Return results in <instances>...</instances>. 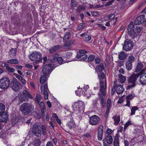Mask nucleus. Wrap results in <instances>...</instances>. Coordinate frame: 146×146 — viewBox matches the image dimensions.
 Listing matches in <instances>:
<instances>
[{
    "label": "nucleus",
    "instance_id": "nucleus-7",
    "mask_svg": "<svg viewBox=\"0 0 146 146\" xmlns=\"http://www.w3.org/2000/svg\"><path fill=\"white\" fill-rule=\"evenodd\" d=\"M29 58L31 60L33 61L36 60H40L42 59V54L40 52L34 51L29 55Z\"/></svg>",
    "mask_w": 146,
    "mask_h": 146
},
{
    "label": "nucleus",
    "instance_id": "nucleus-1",
    "mask_svg": "<svg viewBox=\"0 0 146 146\" xmlns=\"http://www.w3.org/2000/svg\"><path fill=\"white\" fill-rule=\"evenodd\" d=\"M105 88H104V81L102 80L100 81V92L98 94V98L100 100V104L102 105L103 108L105 107L106 101L104 97L106 96V90L107 88L106 81L105 80Z\"/></svg>",
    "mask_w": 146,
    "mask_h": 146
},
{
    "label": "nucleus",
    "instance_id": "nucleus-19",
    "mask_svg": "<svg viewBox=\"0 0 146 146\" xmlns=\"http://www.w3.org/2000/svg\"><path fill=\"white\" fill-rule=\"evenodd\" d=\"M135 97V96L132 94L129 95L126 97V104L124 105L125 106L130 107V101Z\"/></svg>",
    "mask_w": 146,
    "mask_h": 146
},
{
    "label": "nucleus",
    "instance_id": "nucleus-33",
    "mask_svg": "<svg viewBox=\"0 0 146 146\" xmlns=\"http://www.w3.org/2000/svg\"><path fill=\"white\" fill-rule=\"evenodd\" d=\"M130 108L131 107H130ZM131 113H130V115H133L135 114V111L138 110L139 109V108L136 106H131Z\"/></svg>",
    "mask_w": 146,
    "mask_h": 146
},
{
    "label": "nucleus",
    "instance_id": "nucleus-32",
    "mask_svg": "<svg viewBox=\"0 0 146 146\" xmlns=\"http://www.w3.org/2000/svg\"><path fill=\"white\" fill-rule=\"evenodd\" d=\"M58 56V54L57 53H55L53 56L52 59H49L48 60L50 61L51 63H54L56 61L57 58Z\"/></svg>",
    "mask_w": 146,
    "mask_h": 146
},
{
    "label": "nucleus",
    "instance_id": "nucleus-12",
    "mask_svg": "<svg viewBox=\"0 0 146 146\" xmlns=\"http://www.w3.org/2000/svg\"><path fill=\"white\" fill-rule=\"evenodd\" d=\"M100 121V118L96 115H94L90 117L89 123L92 125H98Z\"/></svg>",
    "mask_w": 146,
    "mask_h": 146
},
{
    "label": "nucleus",
    "instance_id": "nucleus-10",
    "mask_svg": "<svg viewBox=\"0 0 146 146\" xmlns=\"http://www.w3.org/2000/svg\"><path fill=\"white\" fill-rule=\"evenodd\" d=\"M40 90L42 94L43 95L44 99L47 100L48 98V92H49L47 84L42 85L40 88Z\"/></svg>",
    "mask_w": 146,
    "mask_h": 146
},
{
    "label": "nucleus",
    "instance_id": "nucleus-30",
    "mask_svg": "<svg viewBox=\"0 0 146 146\" xmlns=\"http://www.w3.org/2000/svg\"><path fill=\"white\" fill-rule=\"evenodd\" d=\"M113 119L114 121V124L115 125H117L120 121V118L119 116H113Z\"/></svg>",
    "mask_w": 146,
    "mask_h": 146
},
{
    "label": "nucleus",
    "instance_id": "nucleus-51",
    "mask_svg": "<svg viewBox=\"0 0 146 146\" xmlns=\"http://www.w3.org/2000/svg\"><path fill=\"white\" fill-rule=\"evenodd\" d=\"M6 69L8 72H13L15 71V70L12 67H9V66L7 67Z\"/></svg>",
    "mask_w": 146,
    "mask_h": 146
},
{
    "label": "nucleus",
    "instance_id": "nucleus-14",
    "mask_svg": "<svg viewBox=\"0 0 146 146\" xmlns=\"http://www.w3.org/2000/svg\"><path fill=\"white\" fill-rule=\"evenodd\" d=\"M145 17L144 15H141L137 17L135 20V24L137 25L145 22L146 19H145Z\"/></svg>",
    "mask_w": 146,
    "mask_h": 146
},
{
    "label": "nucleus",
    "instance_id": "nucleus-55",
    "mask_svg": "<svg viewBox=\"0 0 146 146\" xmlns=\"http://www.w3.org/2000/svg\"><path fill=\"white\" fill-rule=\"evenodd\" d=\"M85 9V8L81 5H79L78 7L77 10L78 11L80 12L82 10H83Z\"/></svg>",
    "mask_w": 146,
    "mask_h": 146
},
{
    "label": "nucleus",
    "instance_id": "nucleus-40",
    "mask_svg": "<svg viewBox=\"0 0 146 146\" xmlns=\"http://www.w3.org/2000/svg\"><path fill=\"white\" fill-rule=\"evenodd\" d=\"M41 143L40 140L39 139H35L33 142L34 146H40Z\"/></svg>",
    "mask_w": 146,
    "mask_h": 146
},
{
    "label": "nucleus",
    "instance_id": "nucleus-20",
    "mask_svg": "<svg viewBox=\"0 0 146 146\" xmlns=\"http://www.w3.org/2000/svg\"><path fill=\"white\" fill-rule=\"evenodd\" d=\"M104 143L106 142L107 143L109 144H111L113 142V138L111 135H107L104 140Z\"/></svg>",
    "mask_w": 146,
    "mask_h": 146
},
{
    "label": "nucleus",
    "instance_id": "nucleus-34",
    "mask_svg": "<svg viewBox=\"0 0 146 146\" xmlns=\"http://www.w3.org/2000/svg\"><path fill=\"white\" fill-rule=\"evenodd\" d=\"M113 144L114 146H119V141L118 136H115L113 140Z\"/></svg>",
    "mask_w": 146,
    "mask_h": 146
},
{
    "label": "nucleus",
    "instance_id": "nucleus-24",
    "mask_svg": "<svg viewBox=\"0 0 146 146\" xmlns=\"http://www.w3.org/2000/svg\"><path fill=\"white\" fill-rule=\"evenodd\" d=\"M19 100L21 102L24 101H28L29 100V99H28L27 97H26L24 95V94L23 93L19 95Z\"/></svg>",
    "mask_w": 146,
    "mask_h": 146
},
{
    "label": "nucleus",
    "instance_id": "nucleus-49",
    "mask_svg": "<svg viewBox=\"0 0 146 146\" xmlns=\"http://www.w3.org/2000/svg\"><path fill=\"white\" fill-rule=\"evenodd\" d=\"M42 134L43 135H45L46 133V130L45 126L44 125L42 126Z\"/></svg>",
    "mask_w": 146,
    "mask_h": 146
},
{
    "label": "nucleus",
    "instance_id": "nucleus-26",
    "mask_svg": "<svg viewBox=\"0 0 146 146\" xmlns=\"http://www.w3.org/2000/svg\"><path fill=\"white\" fill-rule=\"evenodd\" d=\"M143 68V64L141 62H138L135 67V72H138L140 71Z\"/></svg>",
    "mask_w": 146,
    "mask_h": 146
},
{
    "label": "nucleus",
    "instance_id": "nucleus-54",
    "mask_svg": "<svg viewBox=\"0 0 146 146\" xmlns=\"http://www.w3.org/2000/svg\"><path fill=\"white\" fill-rule=\"evenodd\" d=\"M56 61L58 62L59 64H61L63 63V59L61 57H57V58Z\"/></svg>",
    "mask_w": 146,
    "mask_h": 146
},
{
    "label": "nucleus",
    "instance_id": "nucleus-50",
    "mask_svg": "<svg viewBox=\"0 0 146 146\" xmlns=\"http://www.w3.org/2000/svg\"><path fill=\"white\" fill-rule=\"evenodd\" d=\"M70 5L71 6V8L73 9L74 7H76L77 5V3L75 1H73V3L71 2Z\"/></svg>",
    "mask_w": 146,
    "mask_h": 146
},
{
    "label": "nucleus",
    "instance_id": "nucleus-63",
    "mask_svg": "<svg viewBox=\"0 0 146 146\" xmlns=\"http://www.w3.org/2000/svg\"><path fill=\"white\" fill-rule=\"evenodd\" d=\"M113 0H111L107 2L105 5L106 6H109L111 5L113 1Z\"/></svg>",
    "mask_w": 146,
    "mask_h": 146
},
{
    "label": "nucleus",
    "instance_id": "nucleus-29",
    "mask_svg": "<svg viewBox=\"0 0 146 146\" xmlns=\"http://www.w3.org/2000/svg\"><path fill=\"white\" fill-rule=\"evenodd\" d=\"M22 93L24 94V95L26 97H27L28 99H29V98L32 99L33 98V97L32 95L29 92L26 90H24Z\"/></svg>",
    "mask_w": 146,
    "mask_h": 146
},
{
    "label": "nucleus",
    "instance_id": "nucleus-59",
    "mask_svg": "<svg viewBox=\"0 0 146 146\" xmlns=\"http://www.w3.org/2000/svg\"><path fill=\"white\" fill-rule=\"evenodd\" d=\"M39 106L40 109L43 108H46L43 102H41L39 104Z\"/></svg>",
    "mask_w": 146,
    "mask_h": 146
},
{
    "label": "nucleus",
    "instance_id": "nucleus-9",
    "mask_svg": "<svg viewBox=\"0 0 146 146\" xmlns=\"http://www.w3.org/2000/svg\"><path fill=\"white\" fill-rule=\"evenodd\" d=\"M41 127L37 123L35 124L32 127V133L37 137H40L41 135Z\"/></svg>",
    "mask_w": 146,
    "mask_h": 146
},
{
    "label": "nucleus",
    "instance_id": "nucleus-22",
    "mask_svg": "<svg viewBox=\"0 0 146 146\" xmlns=\"http://www.w3.org/2000/svg\"><path fill=\"white\" fill-rule=\"evenodd\" d=\"M87 56L86 54H81L80 53H78L76 56L78 59H80L79 60L84 61L87 58Z\"/></svg>",
    "mask_w": 146,
    "mask_h": 146
},
{
    "label": "nucleus",
    "instance_id": "nucleus-61",
    "mask_svg": "<svg viewBox=\"0 0 146 146\" xmlns=\"http://www.w3.org/2000/svg\"><path fill=\"white\" fill-rule=\"evenodd\" d=\"M115 16V15L114 14H111L108 16V18L110 20L114 18Z\"/></svg>",
    "mask_w": 146,
    "mask_h": 146
},
{
    "label": "nucleus",
    "instance_id": "nucleus-56",
    "mask_svg": "<svg viewBox=\"0 0 146 146\" xmlns=\"http://www.w3.org/2000/svg\"><path fill=\"white\" fill-rule=\"evenodd\" d=\"M99 76L100 79L103 80L105 78V74L104 73L101 72L100 73Z\"/></svg>",
    "mask_w": 146,
    "mask_h": 146
},
{
    "label": "nucleus",
    "instance_id": "nucleus-35",
    "mask_svg": "<svg viewBox=\"0 0 146 146\" xmlns=\"http://www.w3.org/2000/svg\"><path fill=\"white\" fill-rule=\"evenodd\" d=\"M125 67L127 70H130L132 68V63L126 61L125 63Z\"/></svg>",
    "mask_w": 146,
    "mask_h": 146
},
{
    "label": "nucleus",
    "instance_id": "nucleus-31",
    "mask_svg": "<svg viewBox=\"0 0 146 146\" xmlns=\"http://www.w3.org/2000/svg\"><path fill=\"white\" fill-rule=\"evenodd\" d=\"M119 79V82L121 84L124 83L126 79L125 77L121 74H119L118 75Z\"/></svg>",
    "mask_w": 146,
    "mask_h": 146
},
{
    "label": "nucleus",
    "instance_id": "nucleus-38",
    "mask_svg": "<svg viewBox=\"0 0 146 146\" xmlns=\"http://www.w3.org/2000/svg\"><path fill=\"white\" fill-rule=\"evenodd\" d=\"M5 107L4 105L2 103H0V114H3V113H5Z\"/></svg>",
    "mask_w": 146,
    "mask_h": 146
},
{
    "label": "nucleus",
    "instance_id": "nucleus-21",
    "mask_svg": "<svg viewBox=\"0 0 146 146\" xmlns=\"http://www.w3.org/2000/svg\"><path fill=\"white\" fill-rule=\"evenodd\" d=\"M61 48L60 46L59 45H57L51 47L49 49L48 51L50 53H53L56 52V51L59 50Z\"/></svg>",
    "mask_w": 146,
    "mask_h": 146
},
{
    "label": "nucleus",
    "instance_id": "nucleus-45",
    "mask_svg": "<svg viewBox=\"0 0 146 146\" xmlns=\"http://www.w3.org/2000/svg\"><path fill=\"white\" fill-rule=\"evenodd\" d=\"M86 24L84 23H80L78 26L77 29L78 30H80L83 29L85 26Z\"/></svg>",
    "mask_w": 146,
    "mask_h": 146
},
{
    "label": "nucleus",
    "instance_id": "nucleus-4",
    "mask_svg": "<svg viewBox=\"0 0 146 146\" xmlns=\"http://www.w3.org/2000/svg\"><path fill=\"white\" fill-rule=\"evenodd\" d=\"M10 84L9 79L6 77H4L0 80V88L2 90H5L8 89Z\"/></svg>",
    "mask_w": 146,
    "mask_h": 146
},
{
    "label": "nucleus",
    "instance_id": "nucleus-3",
    "mask_svg": "<svg viewBox=\"0 0 146 146\" xmlns=\"http://www.w3.org/2000/svg\"><path fill=\"white\" fill-rule=\"evenodd\" d=\"M33 109L32 105L30 103H23L20 107L21 112L25 115H27L31 113Z\"/></svg>",
    "mask_w": 146,
    "mask_h": 146
},
{
    "label": "nucleus",
    "instance_id": "nucleus-64",
    "mask_svg": "<svg viewBox=\"0 0 146 146\" xmlns=\"http://www.w3.org/2000/svg\"><path fill=\"white\" fill-rule=\"evenodd\" d=\"M46 146H54L52 141H49L47 142Z\"/></svg>",
    "mask_w": 146,
    "mask_h": 146
},
{
    "label": "nucleus",
    "instance_id": "nucleus-23",
    "mask_svg": "<svg viewBox=\"0 0 146 146\" xmlns=\"http://www.w3.org/2000/svg\"><path fill=\"white\" fill-rule=\"evenodd\" d=\"M71 34L69 32H66L64 34L63 37V42L64 43L70 39L71 36Z\"/></svg>",
    "mask_w": 146,
    "mask_h": 146
},
{
    "label": "nucleus",
    "instance_id": "nucleus-18",
    "mask_svg": "<svg viewBox=\"0 0 146 146\" xmlns=\"http://www.w3.org/2000/svg\"><path fill=\"white\" fill-rule=\"evenodd\" d=\"M8 115L7 113H4L0 114V122H6L8 120Z\"/></svg>",
    "mask_w": 146,
    "mask_h": 146
},
{
    "label": "nucleus",
    "instance_id": "nucleus-62",
    "mask_svg": "<svg viewBox=\"0 0 146 146\" xmlns=\"http://www.w3.org/2000/svg\"><path fill=\"white\" fill-rule=\"evenodd\" d=\"M123 142L124 144V146H129V142L127 140H124Z\"/></svg>",
    "mask_w": 146,
    "mask_h": 146
},
{
    "label": "nucleus",
    "instance_id": "nucleus-37",
    "mask_svg": "<svg viewBox=\"0 0 146 146\" xmlns=\"http://www.w3.org/2000/svg\"><path fill=\"white\" fill-rule=\"evenodd\" d=\"M75 43L74 40H68L66 42H65L64 44V47H67L69 46V45L73 44Z\"/></svg>",
    "mask_w": 146,
    "mask_h": 146
},
{
    "label": "nucleus",
    "instance_id": "nucleus-28",
    "mask_svg": "<svg viewBox=\"0 0 146 146\" xmlns=\"http://www.w3.org/2000/svg\"><path fill=\"white\" fill-rule=\"evenodd\" d=\"M134 25L133 23L132 22H130V24L128 25L127 28V29L128 31V33L129 35H130V33L132 31H133V27Z\"/></svg>",
    "mask_w": 146,
    "mask_h": 146
},
{
    "label": "nucleus",
    "instance_id": "nucleus-60",
    "mask_svg": "<svg viewBox=\"0 0 146 146\" xmlns=\"http://www.w3.org/2000/svg\"><path fill=\"white\" fill-rule=\"evenodd\" d=\"M46 108H43L41 109L42 115V117H44L45 115L44 111L46 110Z\"/></svg>",
    "mask_w": 146,
    "mask_h": 146
},
{
    "label": "nucleus",
    "instance_id": "nucleus-52",
    "mask_svg": "<svg viewBox=\"0 0 146 146\" xmlns=\"http://www.w3.org/2000/svg\"><path fill=\"white\" fill-rule=\"evenodd\" d=\"M105 62L107 64H109L110 62V57L108 55L106 56Z\"/></svg>",
    "mask_w": 146,
    "mask_h": 146
},
{
    "label": "nucleus",
    "instance_id": "nucleus-6",
    "mask_svg": "<svg viewBox=\"0 0 146 146\" xmlns=\"http://www.w3.org/2000/svg\"><path fill=\"white\" fill-rule=\"evenodd\" d=\"M133 45L132 41L129 39H127L124 42L123 49L126 51H130L133 49Z\"/></svg>",
    "mask_w": 146,
    "mask_h": 146
},
{
    "label": "nucleus",
    "instance_id": "nucleus-27",
    "mask_svg": "<svg viewBox=\"0 0 146 146\" xmlns=\"http://www.w3.org/2000/svg\"><path fill=\"white\" fill-rule=\"evenodd\" d=\"M127 58V54L124 51L120 52L118 58L120 60H124Z\"/></svg>",
    "mask_w": 146,
    "mask_h": 146
},
{
    "label": "nucleus",
    "instance_id": "nucleus-58",
    "mask_svg": "<svg viewBox=\"0 0 146 146\" xmlns=\"http://www.w3.org/2000/svg\"><path fill=\"white\" fill-rule=\"evenodd\" d=\"M111 100L110 99H108L107 103V107H110L111 104Z\"/></svg>",
    "mask_w": 146,
    "mask_h": 146
},
{
    "label": "nucleus",
    "instance_id": "nucleus-46",
    "mask_svg": "<svg viewBox=\"0 0 146 146\" xmlns=\"http://www.w3.org/2000/svg\"><path fill=\"white\" fill-rule=\"evenodd\" d=\"M95 58V56L94 55H90L88 56V62H91L94 60Z\"/></svg>",
    "mask_w": 146,
    "mask_h": 146
},
{
    "label": "nucleus",
    "instance_id": "nucleus-41",
    "mask_svg": "<svg viewBox=\"0 0 146 146\" xmlns=\"http://www.w3.org/2000/svg\"><path fill=\"white\" fill-rule=\"evenodd\" d=\"M7 63L12 64H17L18 63V61L15 59H11L9 60H7Z\"/></svg>",
    "mask_w": 146,
    "mask_h": 146
},
{
    "label": "nucleus",
    "instance_id": "nucleus-15",
    "mask_svg": "<svg viewBox=\"0 0 146 146\" xmlns=\"http://www.w3.org/2000/svg\"><path fill=\"white\" fill-rule=\"evenodd\" d=\"M139 82L143 85L146 84V73H140Z\"/></svg>",
    "mask_w": 146,
    "mask_h": 146
},
{
    "label": "nucleus",
    "instance_id": "nucleus-57",
    "mask_svg": "<svg viewBox=\"0 0 146 146\" xmlns=\"http://www.w3.org/2000/svg\"><path fill=\"white\" fill-rule=\"evenodd\" d=\"M95 62L96 64H98L101 62L100 59L99 58H96L95 59Z\"/></svg>",
    "mask_w": 146,
    "mask_h": 146
},
{
    "label": "nucleus",
    "instance_id": "nucleus-43",
    "mask_svg": "<svg viewBox=\"0 0 146 146\" xmlns=\"http://www.w3.org/2000/svg\"><path fill=\"white\" fill-rule=\"evenodd\" d=\"M6 5L4 1H2L0 3V9H4L6 7Z\"/></svg>",
    "mask_w": 146,
    "mask_h": 146
},
{
    "label": "nucleus",
    "instance_id": "nucleus-16",
    "mask_svg": "<svg viewBox=\"0 0 146 146\" xmlns=\"http://www.w3.org/2000/svg\"><path fill=\"white\" fill-rule=\"evenodd\" d=\"M76 109L77 111H81L83 110L84 108L85 104L82 101H79L78 102L76 103Z\"/></svg>",
    "mask_w": 146,
    "mask_h": 146
},
{
    "label": "nucleus",
    "instance_id": "nucleus-44",
    "mask_svg": "<svg viewBox=\"0 0 146 146\" xmlns=\"http://www.w3.org/2000/svg\"><path fill=\"white\" fill-rule=\"evenodd\" d=\"M41 99L42 98L40 94H36L35 98V100L38 104L40 102Z\"/></svg>",
    "mask_w": 146,
    "mask_h": 146
},
{
    "label": "nucleus",
    "instance_id": "nucleus-5",
    "mask_svg": "<svg viewBox=\"0 0 146 146\" xmlns=\"http://www.w3.org/2000/svg\"><path fill=\"white\" fill-rule=\"evenodd\" d=\"M114 90V92L115 90L118 94H120L123 93L124 89L123 88V85L118 84V82L116 80L114 82L113 87L112 88V91Z\"/></svg>",
    "mask_w": 146,
    "mask_h": 146
},
{
    "label": "nucleus",
    "instance_id": "nucleus-2",
    "mask_svg": "<svg viewBox=\"0 0 146 146\" xmlns=\"http://www.w3.org/2000/svg\"><path fill=\"white\" fill-rule=\"evenodd\" d=\"M140 76V73H134L127 79L128 85L126 89L129 90L132 87H134L136 85V82L137 78Z\"/></svg>",
    "mask_w": 146,
    "mask_h": 146
},
{
    "label": "nucleus",
    "instance_id": "nucleus-39",
    "mask_svg": "<svg viewBox=\"0 0 146 146\" xmlns=\"http://www.w3.org/2000/svg\"><path fill=\"white\" fill-rule=\"evenodd\" d=\"M47 76L43 75L41 76L40 79V83L42 84L45 82Z\"/></svg>",
    "mask_w": 146,
    "mask_h": 146
},
{
    "label": "nucleus",
    "instance_id": "nucleus-17",
    "mask_svg": "<svg viewBox=\"0 0 146 146\" xmlns=\"http://www.w3.org/2000/svg\"><path fill=\"white\" fill-rule=\"evenodd\" d=\"M103 126L102 125H100L98 128V139L99 140H101L102 139L103 133Z\"/></svg>",
    "mask_w": 146,
    "mask_h": 146
},
{
    "label": "nucleus",
    "instance_id": "nucleus-13",
    "mask_svg": "<svg viewBox=\"0 0 146 146\" xmlns=\"http://www.w3.org/2000/svg\"><path fill=\"white\" fill-rule=\"evenodd\" d=\"M142 27H136L133 31L131 32L130 33V36L132 39H133L136 37L142 31Z\"/></svg>",
    "mask_w": 146,
    "mask_h": 146
},
{
    "label": "nucleus",
    "instance_id": "nucleus-8",
    "mask_svg": "<svg viewBox=\"0 0 146 146\" xmlns=\"http://www.w3.org/2000/svg\"><path fill=\"white\" fill-rule=\"evenodd\" d=\"M54 65L51 64H46L44 66L42 69V72L43 75L45 76H47L50 73L51 71L53 70Z\"/></svg>",
    "mask_w": 146,
    "mask_h": 146
},
{
    "label": "nucleus",
    "instance_id": "nucleus-53",
    "mask_svg": "<svg viewBox=\"0 0 146 146\" xmlns=\"http://www.w3.org/2000/svg\"><path fill=\"white\" fill-rule=\"evenodd\" d=\"M91 39V37L87 35V34H86L84 37V40L86 41H89Z\"/></svg>",
    "mask_w": 146,
    "mask_h": 146
},
{
    "label": "nucleus",
    "instance_id": "nucleus-11",
    "mask_svg": "<svg viewBox=\"0 0 146 146\" xmlns=\"http://www.w3.org/2000/svg\"><path fill=\"white\" fill-rule=\"evenodd\" d=\"M21 87V84L17 80L12 81L11 84V88L15 92L19 91Z\"/></svg>",
    "mask_w": 146,
    "mask_h": 146
},
{
    "label": "nucleus",
    "instance_id": "nucleus-25",
    "mask_svg": "<svg viewBox=\"0 0 146 146\" xmlns=\"http://www.w3.org/2000/svg\"><path fill=\"white\" fill-rule=\"evenodd\" d=\"M17 54V50L16 48H11L9 51V56L12 58L15 57Z\"/></svg>",
    "mask_w": 146,
    "mask_h": 146
},
{
    "label": "nucleus",
    "instance_id": "nucleus-42",
    "mask_svg": "<svg viewBox=\"0 0 146 146\" xmlns=\"http://www.w3.org/2000/svg\"><path fill=\"white\" fill-rule=\"evenodd\" d=\"M135 57L134 56H129L127 60V61L132 63L135 62Z\"/></svg>",
    "mask_w": 146,
    "mask_h": 146
},
{
    "label": "nucleus",
    "instance_id": "nucleus-47",
    "mask_svg": "<svg viewBox=\"0 0 146 146\" xmlns=\"http://www.w3.org/2000/svg\"><path fill=\"white\" fill-rule=\"evenodd\" d=\"M131 124V122L129 120L127 123H126L124 125V127L123 131L124 132L125 131L126 129L128 127V126Z\"/></svg>",
    "mask_w": 146,
    "mask_h": 146
},
{
    "label": "nucleus",
    "instance_id": "nucleus-48",
    "mask_svg": "<svg viewBox=\"0 0 146 146\" xmlns=\"http://www.w3.org/2000/svg\"><path fill=\"white\" fill-rule=\"evenodd\" d=\"M74 122L73 121H70L69 122L67 125L70 129H71L72 127H74Z\"/></svg>",
    "mask_w": 146,
    "mask_h": 146
},
{
    "label": "nucleus",
    "instance_id": "nucleus-36",
    "mask_svg": "<svg viewBox=\"0 0 146 146\" xmlns=\"http://www.w3.org/2000/svg\"><path fill=\"white\" fill-rule=\"evenodd\" d=\"M104 69V66L103 64L101 63L100 65L97 66L96 69L97 72H102Z\"/></svg>",
    "mask_w": 146,
    "mask_h": 146
}]
</instances>
